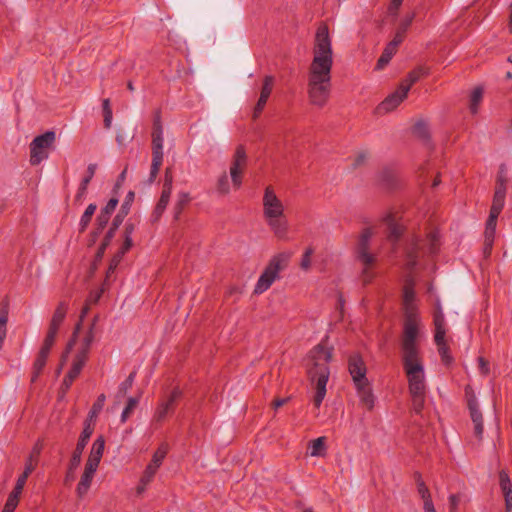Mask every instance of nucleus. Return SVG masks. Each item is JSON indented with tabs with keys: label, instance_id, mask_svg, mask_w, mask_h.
<instances>
[{
	"label": "nucleus",
	"instance_id": "obj_1",
	"mask_svg": "<svg viewBox=\"0 0 512 512\" xmlns=\"http://www.w3.org/2000/svg\"><path fill=\"white\" fill-rule=\"evenodd\" d=\"M332 67L333 50L329 28L321 23L315 34L313 59L308 68V97L312 105L321 108L328 102Z\"/></svg>",
	"mask_w": 512,
	"mask_h": 512
},
{
	"label": "nucleus",
	"instance_id": "obj_2",
	"mask_svg": "<svg viewBox=\"0 0 512 512\" xmlns=\"http://www.w3.org/2000/svg\"><path fill=\"white\" fill-rule=\"evenodd\" d=\"M419 335V318L416 315H405L403 335L401 338L402 363L421 361L417 343Z\"/></svg>",
	"mask_w": 512,
	"mask_h": 512
},
{
	"label": "nucleus",
	"instance_id": "obj_3",
	"mask_svg": "<svg viewBox=\"0 0 512 512\" xmlns=\"http://www.w3.org/2000/svg\"><path fill=\"white\" fill-rule=\"evenodd\" d=\"M372 235L373 232L371 228H364L358 237L357 245L354 250L355 259L363 265L362 280L364 284L370 283L374 277L370 268L376 262V255L369 251Z\"/></svg>",
	"mask_w": 512,
	"mask_h": 512
},
{
	"label": "nucleus",
	"instance_id": "obj_4",
	"mask_svg": "<svg viewBox=\"0 0 512 512\" xmlns=\"http://www.w3.org/2000/svg\"><path fill=\"white\" fill-rule=\"evenodd\" d=\"M289 259V253L282 252L274 255L260 275L255 285L254 293L262 294L268 290L274 281L279 278V272L286 269Z\"/></svg>",
	"mask_w": 512,
	"mask_h": 512
},
{
	"label": "nucleus",
	"instance_id": "obj_5",
	"mask_svg": "<svg viewBox=\"0 0 512 512\" xmlns=\"http://www.w3.org/2000/svg\"><path fill=\"white\" fill-rule=\"evenodd\" d=\"M410 396L426 395L425 374L422 361L404 362Z\"/></svg>",
	"mask_w": 512,
	"mask_h": 512
},
{
	"label": "nucleus",
	"instance_id": "obj_6",
	"mask_svg": "<svg viewBox=\"0 0 512 512\" xmlns=\"http://www.w3.org/2000/svg\"><path fill=\"white\" fill-rule=\"evenodd\" d=\"M93 432L94 427L90 424V421H84L83 430L79 436L76 447L69 461L68 469L65 476V483L71 482L75 479V470L81 463L82 453Z\"/></svg>",
	"mask_w": 512,
	"mask_h": 512
},
{
	"label": "nucleus",
	"instance_id": "obj_7",
	"mask_svg": "<svg viewBox=\"0 0 512 512\" xmlns=\"http://www.w3.org/2000/svg\"><path fill=\"white\" fill-rule=\"evenodd\" d=\"M163 127L162 125L153 126L152 131V162L150 168V174L148 178V182L153 183L160 171L162 162H163Z\"/></svg>",
	"mask_w": 512,
	"mask_h": 512
},
{
	"label": "nucleus",
	"instance_id": "obj_8",
	"mask_svg": "<svg viewBox=\"0 0 512 512\" xmlns=\"http://www.w3.org/2000/svg\"><path fill=\"white\" fill-rule=\"evenodd\" d=\"M56 139L54 131H46L44 134L36 136L30 143V163L38 165L47 159L49 154L47 149L53 146Z\"/></svg>",
	"mask_w": 512,
	"mask_h": 512
},
{
	"label": "nucleus",
	"instance_id": "obj_9",
	"mask_svg": "<svg viewBox=\"0 0 512 512\" xmlns=\"http://www.w3.org/2000/svg\"><path fill=\"white\" fill-rule=\"evenodd\" d=\"M465 399L469 410L470 418L474 426V435L478 440H482L484 427H483V416L479 409V404L476 398V394L471 385H466L464 388Z\"/></svg>",
	"mask_w": 512,
	"mask_h": 512
},
{
	"label": "nucleus",
	"instance_id": "obj_10",
	"mask_svg": "<svg viewBox=\"0 0 512 512\" xmlns=\"http://www.w3.org/2000/svg\"><path fill=\"white\" fill-rule=\"evenodd\" d=\"M182 396V390L178 386L174 387L167 398L158 403L153 415V420L158 423L163 422L168 414L175 411L176 404Z\"/></svg>",
	"mask_w": 512,
	"mask_h": 512
},
{
	"label": "nucleus",
	"instance_id": "obj_11",
	"mask_svg": "<svg viewBox=\"0 0 512 512\" xmlns=\"http://www.w3.org/2000/svg\"><path fill=\"white\" fill-rule=\"evenodd\" d=\"M309 374L311 379L316 382V392L313 403L316 408H319L326 395V385L329 379L330 370L328 366L322 365L319 366L318 369H310Z\"/></svg>",
	"mask_w": 512,
	"mask_h": 512
},
{
	"label": "nucleus",
	"instance_id": "obj_12",
	"mask_svg": "<svg viewBox=\"0 0 512 512\" xmlns=\"http://www.w3.org/2000/svg\"><path fill=\"white\" fill-rule=\"evenodd\" d=\"M247 165V154L243 145L236 147L230 166V176L233 186L239 189L242 185V174Z\"/></svg>",
	"mask_w": 512,
	"mask_h": 512
},
{
	"label": "nucleus",
	"instance_id": "obj_13",
	"mask_svg": "<svg viewBox=\"0 0 512 512\" xmlns=\"http://www.w3.org/2000/svg\"><path fill=\"white\" fill-rule=\"evenodd\" d=\"M263 214L265 218L284 216V205L277 197L272 186H267L263 195Z\"/></svg>",
	"mask_w": 512,
	"mask_h": 512
},
{
	"label": "nucleus",
	"instance_id": "obj_14",
	"mask_svg": "<svg viewBox=\"0 0 512 512\" xmlns=\"http://www.w3.org/2000/svg\"><path fill=\"white\" fill-rule=\"evenodd\" d=\"M348 370L352 377L354 385H360L361 383L368 381L366 377V365L359 354H353L349 357Z\"/></svg>",
	"mask_w": 512,
	"mask_h": 512
},
{
	"label": "nucleus",
	"instance_id": "obj_15",
	"mask_svg": "<svg viewBox=\"0 0 512 512\" xmlns=\"http://www.w3.org/2000/svg\"><path fill=\"white\" fill-rule=\"evenodd\" d=\"M416 298L415 293V281L412 276H407L405 278V283L403 286V308L405 311V315H416L417 307L414 303Z\"/></svg>",
	"mask_w": 512,
	"mask_h": 512
},
{
	"label": "nucleus",
	"instance_id": "obj_16",
	"mask_svg": "<svg viewBox=\"0 0 512 512\" xmlns=\"http://www.w3.org/2000/svg\"><path fill=\"white\" fill-rule=\"evenodd\" d=\"M167 454V448L161 445L153 454L150 463L146 466L143 475L141 476V482L149 484L154 478L158 468L161 466L164 458Z\"/></svg>",
	"mask_w": 512,
	"mask_h": 512
},
{
	"label": "nucleus",
	"instance_id": "obj_17",
	"mask_svg": "<svg viewBox=\"0 0 512 512\" xmlns=\"http://www.w3.org/2000/svg\"><path fill=\"white\" fill-rule=\"evenodd\" d=\"M408 95L407 88L401 85L388 95L377 107L379 113H388L397 108Z\"/></svg>",
	"mask_w": 512,
	"mask_h": 512
},
{
	"label": "nucleus",
	"instance_id": "obj_18",
	"mask_svg": "<svg viewBox=\"0 0 512 512\" xmlns=\"http://www.w3.org/2000/svg\"><path fill=\"white\" fill-rule=\"evenodd\" d=\"M85 364L86 363L83 362V358H74L72 366L68 373L66 374V376L64 377L60 386V390L63 394H66L67 391L71 388L74 380L80 375Z\"/></svg>",
	"mask_w": 512,
	"mask_h": 512
},
{
	"label": "nucleus",
	"instance_id": "obj_19",
	"mask_svg": "<svg viewBox=\"0 0 512 512\" xmlns=\"http://www.w3.org/2000/svg\"><path fill=\"white\" fill-rule=\"evenodd\" d=\"M333 348H328L322 343L316 345L310 352V356L314 361V367L312 369H318L319 366H328V363L332 358Z\"/></svg>",
	"mask_w": 512,
	"mask_h": 512
},
{
	"label": "nucleus",
	"instance_id": "obj_20",
	"mask_svg": "<svg viewBox=\"0 0 512 512\" xmlns=\"http://www.w3.org/2000/svg\"><path fill=\"white\" fill-rule=\"evenodd\" d=\"M97 170V164L91 163L87 167L86 175L82 178L77 193L75 195V202H82L85 198L88 190V186L93 179L95 172Z\"/></svg>",
	"mask_w": 512,
	"mask_h": 512
},
{
	"label": "nucleus",
	"instance_id": "obj_21",
	"mask_svg": "<svg viewBox=\"0 0 512 512\" xmlns=\"http://www.w3.org/2000/svg\"><path fill=\"white\" fill-rule=\"evenodd\" d=\"M41 450H42V444L38 441L28 459L26 460V463H25V468H24V471L23 473L19 476L20 478L24 479L27 481L29 475L35 470L36 468V465H37V462H38V459H39V455L41 453Z\"/></svg>",
	"mask_w": 512,
	"mask_h": 512
},
{
	"label": "nucleus",
	"instance_id": "obj_22",
	"mask_svg": "<svg viewBox=\"0 0 512 512\" xmlns=\"http://www.w3.org/2000/svg\"><path fill=\"white\" fill-rule=\"evenodd\" d=\"M68 309H69V303L67 301L62 300L58 303V305L52 315L51 321L49 323V329H52L55 331L59 330L61 324L63 323V321L66 317Z\"/></svg>",
	"mask_w": 512,
	"mask_h": 512
},
{
	"label": "nucleus",
	"instance_id": "obj_23",
	"mask_svg": "<svg viewBox=\"0 0 512 512\" xmlns=\"http://www.w3.org/2000/svg\"><path fill=\"white\" fill-rule=\"evenodd\" d=\"M360 402L368 409L372 410L374 407V395L369 381L355 385Z\"/></svg>",
	"mask_w": 512,
	"mask_h": 512
},
{
	"label": "nucleus",
	"instance_id": "obj_24",
	"mask_svg": "<svg viewBox=\"0 0 512 512\" xmlns=\"http://www.w3.org/2000/svg\"><path fill=\"white\" fill-rule=\"evenodd\" d=\"M96 320H97V317H94L93 323L91 324L88 332L86 333V335L83 339L82 346L74 357L76 359L83 358V362H85V363L88 359V354L90 351L91 344L94 341V337H95L94 336V326H95Z\"/></svg>",
	"mask_w": 512,
	"mask_h": 512
},
{
	"label": "nucleus",
	"instance_id": "obj_25",
	"mask_svg": "<svg viewBox=\"0 0 512 512\" xmlns=\"http://www.w3.org/2000/svg\"><path fill=\"white\" fill-rule=\"evenodd\" d=\"M275 236L279 239H285L288 232V222L283 217L265 218Z\"/></svg>",
	"mask_w": 512,
	"mask_h": 512
},
{
	"label": "nucleus",
	"instance_id": "obj_26",
	"mask_svg": "<svg viewBox=\"0 0 512 512\" xmlns=\"http://www.w3.org/2000/svg\"><path fill=\"white\" fill-rule=\"evenodd\" d=\"M429 74V69L424 66H417L412 71L408 73L405 79L401 81L399 85L403 88H407V92H409L410 88L413 84H415L420 78L427 76Z\"/></svg>",
	"mask_w": 512,
	"mask_h": 512
},
{
	"label": "nucleus",
	"instance_id": "obj_27",
	"mask_svg": "<svg viewBox=\"0 0 512 512\" xmlns=\"http://www.w3.org/2000/svg\"><path fill=\"white\" fill-rule=\"evenodd\" d=\"M416 17V13L415 12H412L410 14H407L400 22L397 30H396V33L393 37V39L391 41L395 42L396 44L400 45L404 39H405V36H406V33L409 29V27L411 26L413 20L415 19Z\"/></svg>",
	"mask_w": 512,
	"mask_h": 512
},
{
	"label": "nucleus",
	"instance_id": "obj_28",
	"mask_svg": "<svg viewBox=\"0 0 512 512\" xmlns=\"http://www.w3.org/2000/svg\"><path fill=\"white\" fill-rule=\"evenodd\" d=\"M398 44L393 41H390L384 48L381 56L377 60L375 69L382 70L392 59V57L396 54L398 49Z\"/></svg>",
	"mask_w": 512,
	"mask_h": 512
},
{
	"label": "nucleus",
	"instance_id": "obj_29",
	"mask_svg": "<svg viewBox=\"0 0 512 512\" xmlns=\"http://www.w3.org/2000/svg\"><path fill=\"white\" fill-rule=\"evenodd\" d=\"M96 472L92 470L84 469V472L80 478V481L77 485L76 492L79 497H83L87 494L88 490L91 487V483Z\"/></svg>",
	"mask_w": 512,
	"mask_h": 512
},
{
	"label": "nucleus",
	"instance_id": "obj_30",
	"mask_svg": "<svg viewBox=\"0 0 512 512\" xmlns=\"http://www.w3.org/2000/svg\"><path fill=\"white\" fill-rule=\"evenodd\" d=\"M171 197V192L163 191L161 192L160 198L152 212V220L153 222L158 221L161 216L163 215L164 211L167 208V205L169 204Z\"/></svg>",
	"mask_w": 512,
	"mask_h": 512
},
{
	"label": "nucleus",
	"instance_id": "obj_31",
	"mask_svg": "<svg viewBox=\"0 0 512 512\" xmlns=\"http://www.w3.org/2000/svg\"><path fill=\"white\" fill-rule=\"evenodd\" d=\"M385 221L387 222L388 226V239L392 242H397L403 235V226L395 222L392 215H388Z\"/></svg>",
	"mask_w": 512,
	"mask_h": 512
},
{
	"label": "nucleus",
	"instance_id": "obj_32",
	"mask_svg": "<svg viewBox=\"0 0 512 512\" xmlns=\"http://www.w3.org/2000/svg\"><path fill=\"white\" fill-rule=\"evenodd\" d=\"M191 201L190 195L187 192H179L177 200L173 206V219L178 221L186 206Z\"/></svg>",
	"mask_w": 512,
	"mask_h": 512
},
{
	"label": "nucleus",
	"instance_id": "obj_33",
	"mask_svg": "<svg viewBox=\"0 0 512 512\" xmlns=\"http://www.w3.org/2000/svg\"><path fill=\"white\" fill-rule=\"evenodd\" d=\"M378 182L386 188H394L397 183V175L393 169L384 168L378 174Z\"/></svg>",
	"mask_w": 512,
	"mask_h": 512
},
{
	"label": "nucleus",
	"instance_id": "obj_34",
	"mask_svg": "<svg viewBox=\"0 0 512 512\" xmlns=\"http://www.w3.org/2000/svg\"><path fill=\"white\" fill-rule=\"evenodd\" d=\"M506 192H503V187L495 188L492 205L490 208V212L500 215L503 210L505 204Z\"/></svg>",
	"mask_w": 512,
	"mask_h": 512
},
{
	"label": "nucleus",
	"instance_id": "obj_35",
	"mask_svg": "<svg viewBox=\"0 0 512 512\" xmlns=\"http://www.w3.org/2000/svg\"><path fill=\"white\" fill-rule=\"evenodd\" d=\"M48 356L49 355H47V354L38 352V355L33 364L31 382H35L38 379V377L40 376V374L42 373V371L46 365Z\"/></svg>",
	"mask_w": 512,
	"mask_h": 512
},
{
	"label": "nucleus",
	"instance_id": "obj_36",
	"mask_svg": "<svg viewBox=\"0 0 512 512\" xmlns=\"http://www.w3.org/2000/svg\"><path fill=\"white\" fill-rule=\"evenodd\" d=\"M413 134L428 143L430 141V131L427 123L424 120H419L413 126Z\"/></svg>",
	"mask_w": 512,
	"mask_h": 512
},
{
	"label": "nucleus",
	"instance_id": "obj_37",
	"mask_svg": "<svg viewBox=\"0 0 512 512\" xmlns=\"http://www.w3.org/2000/svg\"><path fill=\"white\" fill-rule=\"evenodd\" d=\"M106 396L104 394H100L96 401L93 403L92 408L88 413V417L85 421H90V424L94 427L92 423L98 416V414L102 411L105 404Z\"/></svg>",
	"mask_w": 512,
	"mask_h": 512
},
{
	"label": "nucleus",
	"instance_id": "obj_38",
	"mask_svg": "<svg viewBox=\"0 0 512 512\" xmlns=\"http://www.w3.org/2000/svg\"><path fill=\"white\" fill-rule=\"evenodd\" d=\"M125 218H122L121 216L119 215H115V217L113 218L112 220V223H111V226L109 227L108 231L106 232V234L104 235L103 237V240L104 242L110 244L112 239L114 238L115 234H116V231L118 230V228L120 227V225L123 223Z\"/></svg>",
	"mask_w": 512,
	"mask_h": 512
},
{
	"label": "nucleus",
	"instance_id": "obj_39",
	"mask_svg": "<svg viewBox=\"0 0 512 512\" xmlns=\"http://www.w3.org/2000/svg\"><path fill=\"white\" fill-rule=\"evenodd\" d=\"M57 333H58V331L48 328L46 337L43 341V344H42L39 352L47 354V355L50 354V351L55 343Z\"/></svg>",
	"mask_w": 512,
	"mask_h": 512
},
{
	"label": "nucleus",
	"instance_id": "obj_40",
	"mask_svg": "<svg viewBox=\"0 0 512 512\" xmlns=\"http://www.w3.org/2000/svg\"><path fill=\"white\" fill-rule=\"evenodd\" d=\"M483 98V89L481 87H476L470 96V106L469 109L472 114H476L478 112V106L481 103Z\"/></svg>",
	"mask_w": 512,
	"mask_h": 512
},
{
	"label": "nucleus",
	"instance_id": "obj_41",
	"mask_svg": "<svg viewBox=\"0 0 512 512\" xmlns=\"http://www.w3.org/2000/svg\"><path fill=\"white\" fill-rule=\"evenodd\" d=\"M105 448V439L102 435L98 436L94 441L90 455L101 461Z\"/></svg>",
	"mask_w": 512,
	"mask_h": 512
},
{
	"label": "nucleus",
	"instance_id": "obj_42",
	"mask_svg": "<svg viewBox=\"0 0 512 512\" xmlns=\"http://www.w3.org/2000/svg\"><path fill=\"white\" fill-rule=\"evenodd\" d=\"M134 199H135V192L130 190L127 194H126V197L121 205V208L119 210V212L116 214V215H119L121 216L122 218H125L129 212H130V209H131V206L134 202Z\"/></svg>",
	"mask_w": 512,
	"mask_h": 512
},
{
	"label": "nucleus",
	"instance_id": "obj_43",
	"mask_svg": "<svg viewBox=\"0 0 512 512\" xmlns=\"http://www.w3.org/2000/svg\"><path fill=\"white\" fill-rule=\"evenodd\" d=\"M418 263V248L416 245L411 247L406 253L405 268L412 271Z\"/></svg>",
	"mask_w": 512,
	"mask_h": 512
},
{
	"label": "nucleus",
	"instance_id": "obj_44",
	"mask_svg": "<svg viewBox=\"0 0 512 512\" xmlns=\"http://www.w3.org/2000/svg\"><path fill=\"white\" fill-rule=\"evenodd\" d=\"M8 311L5 308L0 310V349L7 336Z\"/></svg>",
	"mask_w": 512,
	"mask_h": 512
},
{
	"label": "nucleus",
	"instance_id": "obj_45",
	"mask_svg": "<svg viewBox=\"0 0 512 512\" xmlns=\"http://www.w3.org/2000/svg\"><path fill=\"white\" fill-rule=\"evenodd\" d=\"M497 214L489 212V217L486 221L484 236L495 237L496 225H497Z\"/></svg>",
	"mask_w": 512,
	"mask_h": 512
},
{
	"label": "nucleus",
	"instance_id": "obj_46",
	"mask_svg": "<svg viewBox=\"0 0 512 512\" xmlns=\"http://www.w3.org/2000/svg\"><path fill=\"white\" fill-rule=\"evenodd\" d=\"M499 484L503 495L512 493V483L508 473L505 470L499 472Z\"/></svg>",
	"mask_w": 512,
	"mask_h": 512
},
{
	"label": "nucleus",
	"instance_id": "obj_47",
	"mask_svg": "<svg viewBox=\"0 0 512 512\" xmlns=\"http://www.w3.org/2000/svg\"><path fill=\"white\" fill-rule=\"evenodd\" d=\"M139 403V399L136 398V397H129L128 400H127V404L124 408V410L122 411V414H121V422L122 423H125L127 421V419L129 418L130 414L133 412V410L135 409V407L138 405Z\"/></svg>",
	"mask_w": 512,
	"mask_h": 512
},
{
	"label": "nucleus",
	"instance_id": "obj_48",
	"mask_svg": "<svg viewBox=\"0 0 512 512\" xmlns=\"http://www.w3.org/2000/svg\"><path fill=\"white\" fill-rule=\"evenodd\" d=\"M325 452V437H319L311 442V456H320Z\"/></svg>",
	"mask_w": 512,
	"mask_h": 512
},
{
	"label": "nucleus",
	"instance_id": "obj_49",
	"mask_svg": "<svg viewBox=\"0 0 512 512\" xmlns=\"http://www.w3.org/2000/svg\"><path fill=\"white\" fill-rule=\"evenodd\" d=\"M438 353L444 365L449 366L453 363L454 358L451 355L450 348L447 344L438 346Z\"/></svg>",
	"mask_w": 512,
	"mask_h": 512
},
{
	"label": "nucleus",
	"instance_id": "obj_50",
	"mask_svg": "<svg viewBox=\"0 0 512 512\" xmlns=\"http://www.w3.org/2000/svg\"><path fill=\"white\" fill-rule=\"evenodd\" d=\"M426 395L411 396L412 410L420 415L424 409Z\"/></svg>",
	"mask_w": 512,
	"mask_h": 512
},
{
	"label": "nucleus",
	"instance_id": "obj_51",
	"mask_svg": "<svg viewBox=\"0 0 512 512\" xmlns=\"http://www.w3.org/2000/svg\"><path fill=\"white\" fill-rule=\"evenodd\" d=\"M274 85V77L271 75H266L263 79V85L261 88L260 95L266 98H269Z\"/></svg>",
	"mask_w": 512,
	"mask_h": 512
},
{
	"label": "nucleus",
	"instance_id": "obj_52",
	"mask_svg": "<svg viewBox=\"0 0 512 512\" xmlns=\"http://www.w3.org/2000/svg\"><path fill=\"white\" fill-rule=\"evenodd\" d=\"M217 191L221 195H226L230 191V185L226 172H223L222 175L218 178Z\"/></svg>",
	"mask_w": 512,
	"mask_h": 512
},
{
	"label": "nucleus",
	"instance_id": "obj_53",
	"mask_svg": "<svg viewBox=\"0 0 512 512\" xmlns=\"http://www.w3.org/2000/svg\"><path fill=\"white\" fill-rule=\"evenodd\" d=\"M136 377V372L133 371L129 374V376L120 384L118 393L122 395H126L128 390L132 388L134 379Z\"/></svg>",
	"mask_w": 512,
	"mask_h": 512
},
{
	"label": "nucleus",
	"instance_id": "obj_54",
	"mask_svg": "<svg viewBox=\"0 0 512 512\" xmlns=\"http://www.w3.org/2000/svg\"><path fill=\"white\" fill-rule=\"evenodd\" d=\"M434 326H445V317L440 302L436 303L433 314Z\"/></svg>",
	"mask_w": 512,
	"mask_h": 512
},
{
	"label": "nucleus",
	"instance_id": "obj_55",
	"mask_svg": "<svg viewBox=\"0 0 512 512\" xmlns=\"http://www.w3.org/2000/svg\"><path fill=\"white\" fill-rule=\"evenodd\" d=\"M110 244L102 241L100 246L98 247L96 253H95V256H94V260L92 262V269L95 270L97 269V266L98 264L102 261L103 257H104V254H105V251L107 249V247L109 246Z\"/></svg>",
	"mask_w": 512,
	"mask_h": 512
},
{
	"label": "nucleus",
	"instance_id": "obj_56",
	"mask_svg": "<svg viewBox=\"0 0 512 512\" xmlns=\"http://www.w3.org/2000/svg\"><path fill=\"white\" fill-rule=\"evenodd\" d=\"M172 188H173V170H172V167H166L162 190L172 193Z\"/></svg>",
	"mask_w": 512,
	"mask_h": 512
},
{
	"label": "nucleus",
	"instance_id": "obj_57",
	"mask_svg": "<svg viewBox=\"0 0 512 512\" xmlns=\"http://www.w3.org/2000/svg\"><path fill=\"white\" fill-rule=\"evenodd\" d=\"M446 335V329L445 326H435V334H434V341L435 344L438 346L447 344L445 340Z\"/></svg>",
	"mask_w": 512,
	"mask_h": 512
},
{
	"label": "nucleus",
	"instance_id": "obj_58",
	"mask_svg": "<svg viewBox=\"0 0 512 512\" xmlns=\"http://www.w3.org/2000/svg\"><path fill=\"white\" fill-rule=\"evenodd\" d=\"M314 253V249L312 247H308L302 255V259L300 262V267L303 270H308L311 266V256Z\"/></svg>",
	"mask_w": 512,
	"mask_h": 512
},
{
	"label": "nucleus",
	"instance_id": "obj_59",
	"mask_svg": "<svg viewBox=\"0 0 512 512\" xmlns=\"http://www.w3.org/2000/svg\"><path fill=\"white\" fill-rule=\"evenodd\" d=\"M25 484H26V480L18 477L13 490L9 494V497L19 501L20 495H21V493L23 491V488H24Z\"/></svg>",
	"mask_w": 512,
	"mask_h": 512
},
{
	"label": "nucleus",
	"instance_id": "obj_60",
	"mask_svg": "<svg viewBox=\"0 0 512 512\" xmlns=\"http://www.w3.org/2000/svg\"><path fill=\"white\" fill-rule=\"evenodd\" d=\"M118 203L119 199L116 195H114L100 211L103 212L104 214L111 216L114 210L116 209Z\"/></svg>",
	"mask_w": 512,
	"mask_h": 512
},
{
	"label": "nucleus",
	"instance_id": "obj_61",
	"mask_svg": "<svg viewBox=\"0 0 512 512\" xmlns=\"http://www.w3.org/2000/svg\"><path fill=\"white\" fill-rule=\"evenodd\" d=\"M267 100L268 98L264 97V96H259V99L254 107V111H253V118L256 119L260 116V114L262 113V111L264 110L265 108V105L267 103Z\"/></svg>",
	"mask_w": 512,
	"mask_h": 512
},
{
	"label": "nucleus",
	"instance_id": "obj_62",
	"mask_svg": "<svg viewBox=\"0 0 512 512\" xmlns=\"http://www.w3.org/2000/svg\"><path fill=\"white\" fill-rule=\"evenodd\" d=\"M126 175H127V167H125L123 169V171L117 177V180H116V182L114 184V187H113V190H112L114 195H116V196L118 195L119 190L122 187V185H123V183H124V181L126 179Z\"/></svg>",
	"mask_w": 512,
	"mask_h": 512
},
{
	"label": "nucleus",
	"instance_id": "obj_63",
	"mask_svg": "<svg viewBox=\"0 0 512 512\" xmlns=\"http://www.w3.org/2000/svg\"><path fill=\"white\" fill-rule=\"evenodd\" d=\"M110 217L111 216L104 214L103 212L100 211V213L96 217L95 227L98 228V230H104V228L107 226L110 220Z\"/></svg>",
	"mask_w": 512,
	"mask_h": 512
},
{
	"label": "nucleus",
	"instance_id": "obj_64",
	"mask_svg": "<svg viewBox=\"0 0 512 512\" xmlns=\"http://www.w3.org/2000/svg\"><path fill=\"white\" fill-rule=\"evenodd\" d=\"M495 237L484 236L483 255L485 258L490 257Z\"/></svg>",
	"mask_w": 512,
	"mask_h": 512
}]
</instances>
